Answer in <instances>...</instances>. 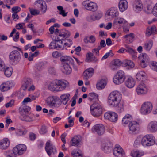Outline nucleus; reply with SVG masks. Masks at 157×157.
I'll return each mask as SVG.
<instances>
[{
  "instance_id": "obj_1",
  "label": "nucleus",
  "mask_w": 157,
  "mask_h": 157,
  "mask_svg": "<svg viewBox=\"0 0 157 157\" xmlns=\"http://www.w3.org/2000/svg\"><path fill=\"white\" fill-rule=\"evenodd\" d=\"M108 102L112 107H117V110L121 113L124 110V104L121 102L122 95L117 91H113L110 93L108 97Z\"/></svg>"
},
{
  "instance_id": "obj_2",
  "label": "nucleus",
  "mask_w": 157,
  "mask_h": 157,
  "mask_svg": "<svg viewBox=\"0 0 157 157\" xmlns=\"http://www.w3.org/2000/svg\"><path fill=\"white\" fill-rule=\"evenodd\" d=\"M68 82L61 80L55 81L51 82L48 86V89L52 91H61L64 89L67 86Z\"/></svg>"
},
{
  "instance_id": "obj_3",
  "label": "nucleus",
  "mask_w": 157,
  "mask_h": 157,
  "mask_svg": "<svg viewBox=\"0 0 157 157\" xmlns=\"http://www.w3.org/2000/svg\"><path fill=\"white\" fill-rule=\"evenodd\" d=\"M90 108L91 114L94 117H98L102 113V107L98 103H94L91 105Z\"/></svg>"
},
{
  "instance_id": "obj_4",
  "label": "nucleus",
  "mask_w": 157,
  "mask_h": 157,
  "mask_svg": "<svg viewBox=\"0 0 157 157\" xmlns=\"http://www.w3.org/2000/svg\"><path fill=\"white\" fill-rule=\"evenodd\" d=\"M155 143V138L151 135H147L141 139V144L144 146H149Z\"/></svg>"
},
{
  "instance_id": "obj_5",
  "label": "nucleus",
  "mask_w": 157,
  "mask_h": 157,
  "mask_svg": "<svg viewBox=\"0 0 157 157\" xmlns=\"http://www.w3.org/2000/svg\"><path fill=\"white\" fill-rule=\"evenodd\" d=\"M125 78L124 72L122 70H119L113 78L114 82L116 84H119L123 82Z\"/></svg>"
},
{
  "instance_id": "obj_6",
  "label": "nucleus",
  "mask_w": 157,
  "mask_h": 157,
  "mask_svg": "<svg viewBox=\"0 0 157 157\" xmlns=\"http://www.w3.org/2000/svg\"><path fill=\"white\" fill-rule=\"evenodd\" d=\"M128 133L131 134H137L140 129V126L138 122L136 121L131 122L129 125Z\"/></svg>"
},
{
  "instance_id": "obj_7",
  "label": "nucleus",
  "mask_w": 157,
  "mask_h": 157,
  "mask_svg": "<svg viewBox=\"0 0 157 157\" xmlns=\"http://www.w3.org/2000/svg\"><path fill=\"white\" fill-rule=\"evenodd\" d=\"M30 110V108L29 107L21 109L20 111V113L21 115L20 117L21 120L29 122L32 121V119L29 116V112Z\"/></svg>"
},
{
  "instance_id": "obj_8",
  "label": "nucleus",
  "mask_w": 157,
  "mask_h": 157,
  "mask_svg": "<svg viewBox=\"0 0 157 157\" xmlns=\"http://www.w3.org/2000/svg\"><path fill=\"white\" fill-rule=\"evenodd\" d=\"M26 146L23 144H18L13 149L12 153L15 155H19L23 154L26 150Z\"/></svg>"
},
{
  "instance_id": "obj_9",
  "label": "nucleus",
  "mask_w": 157,
  "mask_h": 157,
  "mask_svg": "<svg viewBox=\"0 0 157 157\" xmlns=\"http://www.w3.org/2000/svg\"><path fill=\"white\" fill-rule=\"evenodd\" d=\"M9 58L11 62L17 63L20 60L21 54L18 51L13 50L10 53Z\"/></svg>"
},
{
  "instance_id": "obj_10",
  "label": "nucleus",
  "mask_w": 157,
  "mask_h": 157,
  "mask_svg": "<svg viewBox=\"0 0 157 157\" xmlns=\"http://www.w3.org/2000/svg\"><path fill=\"white\" fill-rule=\"evenodd\" d=\"M71 35V33L65 29H63L59 30V33L57 37V40L59 41L62 44L63 41H65L64 38H67L69 37Z\"/></svg>"
},
{
  "instance_id": "obj_11",
  "label": "nucleus",
  "mask_w": 157,
  "mask_h": 157,
  "mask_svg": "<svg viewBox=\"0 0 157 157\" xmlns=\"http://www.w3.org/2000/svg\"><path fill=\"white\" fill-rule=\"evenodd\" d=\"M83 5L87 10L91 11H95L97 9L96 4L89 0H86L83 2Z\"/></svg>"
},
{
  "instance_id": "obj_12",
  "label": "nucleus",
  "mask_w": 157,
  "mask_h": 157,
  "mask_svg": "<svg viewBox=\"0 0 157 157\" xmlns=\"http://www.w3.org/2000/svg\"><path fill=\"white\" fill-rule=\"evenodd\" d=\"M152 105L151 102H145L142 105L140 110L141 113L143 114H148L152 110Z\"/></svg>"
},
{
  "instance_id": "obj_13",
  "label": "nucleus",
  "mask_w": 157,
  "mask_h": 157,
  "mask_svg": "<svg viewBox=\"0 0 157 157\" xmlns=\"http://www.w3.org/2000/svg\"><path fill=\"white\" fill-rule=\"evenodd\" d=\"M105 118L111 122H115L118 119L117 114L113 112H107L104 115Z\"/></svg>"
},
{
  "instance_id": "obj_14",
  "label": "nucleus",
  "mask_w": 157,
  "mask_h": 157,
  "mask_svg": "<svg viewBox=\"0 0 157 157\" xmlns=\"http://www.w3.org/2000/svg\"><path fill=\"white\" fill-rule=\"evenodd\" d=\"M50 142V141L49 140L46 142L45 147L46 151L49 156H50L52 153L54 154L56 152L55 146L51 144Z\"/></svg>"
},
{
  "instance_id": "obj_15",
  "label": "nucleus",
  "mask_w": 157,
  "mask_h": 157,
  "mask_svg": "<svg viewBox=\"0 0 157 157\" xmlns=\"http://www.w3.org/2000/svg\"><path fill=\"white\" fill-rule=\"evenodd\" d=\"M113 154L117 157H122L124 154V152L120 146L116 145L113 150Z\"/></svg>"
},
{
  "instance_id": "obj_16",
  "label": "nucleus",
  "mask_w": 157,
  "mask_h": 157,
  "mask_svg": "<svg viewBox=\"0 0 157 157\" xmlns=\"http://www.w3.org/2000/svg\"><path fill=\"white\" fill-rule=\"evenodd\" d=\"M93 132H96L98 135H103L105 132V127L102 124H97L95 125L92 128Z\"/></svg>"
},
{
  "instance_id": "obj_17",
  "label": "nucleus",
  "mask_w": 157,
  "mask_h": 157,
  "mask_svg": "<svg viewBox=\"0 0 157 157\" xmlns=\"http://www.w3.org/2000/svg\"><path fill=\"white\" fill-rule=\"evenodd\" d=\"M35 5L41 11L43 14L45 13L47 9V6L45 2L42 0H38L35 2Z\"/></svg>"
},
{
  "instance_id": "obj_18",
  "label": "nucleus",
  "mask_w": 157,
  "mask_h": 157,
  "mask_svg": "<svg viewBox=\"0 0 157 157\" xmlns=\"http://www.w3.org/2000/svg\"><path fill=\"white\" fill-rule=\"evenodd\" d=\"M112 144L109 140H107L102 144L101 148L104 152L108 153L112 149Z\"/></svg>"
},
{
  "instance_id": "obj_19",
  "label": "nucleus",
  "mask_w": 157,
  "mask_h": 157,
  "mask_svg": "<svg viewBox=\"0 0 157 157\" xmlns=\"http://www.w3.org/2000/svg\"><path fill=\"white\" fill-rule=\"evenodd\" d=\"M148 90V87L144 83L139 84L136 89L137 92L139 95L146 94L147 93Z\"/></svg>"
},
{
  "instance_id": "obj_20",
  "label": "nucleus",
  "mask_w": 157,
  "mask_h": 157,
  "mask_svg": "<svg viewBox=\"0 0 157 157\" xmlns=\"http://www.w3.org/2000/svg\"><path fill=\"white\" fill-rule=\"evenodd\" d=\"M60 61L64 64H71L73 66L74 65V62L73 59L68 56H63L60 58Z\"/></svg>"
},
{
  "instance_id": "obj_21",
  "label": "nucleus",
  "mask_w": 157,
  "mask_h": 157,
  "mask_svg": "<svg viewBox=\"0 0 157 157\" xmlns=\"http://www.w3.org/2000/svg\"><path fill=\"white\" fill-rule=\"evenodd\" d=\"M148 131L151 133H154L157 131V122L153 121L150 122L147 127Z\"/></svg>"
},
{
  "instance_id": "obj_22",
  "label": "nucleus",
  "mask_w": 157,
  "mask_h": 157,
  "mask_svg": "<svg viewBox=\"0 0 157 157\" xmlns=\"http://www.w3.org/2000/svg\"><path fill=\"white\" fill-rule=\"evenodd\" d=\"M81 137L80 135L74 136L70 142V145L71 146H78L80 144L81 140Z\"/></svg>"
},
{
  "instance_id": "obj_23",
  "label": "nucleus",
  "mask_w": 157,
  "mask_h": 157,
  "mask_svg": "<svg viewBox=\"0 0 157 157\" xmlns=\"http://www.w3.org/2000/svg\"><path fill=\"white\" fill-rule=\"evenodd\" d=\"M134 10L136 12H139L142 10L143 5L142 2L140 0L135 1L133 5Z\"/></svg>"
},
{
  "instance_id": "obj_24",
  "label": "nucleus",
  "mask_w": 157,
  "mask_h": 157,
  "mask_svg": "<svg viewBox=\"0 0 157 157\" xmlns=\"http://www.w3.org/2000/svg\"><path fill=\"white\" fill-rule=\"evenodd\" d=\"M94 70L92 68H89L86 69L83 72L84 79L85 80H88L91 77L94 73Z\"/></svg>"
},
{
  "instance_id": "obj_25",
  "label": "nucleus",
  "mask_w": 157,
  "mask_h": 157,
  "mask_svg": "<svg viewBox=\"0 0 157 157\" xmlns=\"http://www.w3.org/2000/svg\"><path fill=\"white\" fill-rule=\"evenodd\" d=\"M107 15L112 18H114L118 16L119 12L116 7H113L110 8L107 11Z\"/></svg>"
},
{
  "instance_id": "obj_26",
  "label": "nucleus",
  "mask_w": 157,
  "mask_h": 157,
  "mask_svg": "<svg viewBox=\"0 0 157 157\" xmlns=\"http://www.w3.org/2000/svg\"><path fill=\"white\" fill-rule=\"evenodd\" d=\"M10 141L7 138H4L0 142V148L5 150L8 148L10 146Z\"/></svg>"
},
{
  "instance_id": "obj_27",
  "label": "nucleus",
  "mask_w": 157,
  "mask_h": 157,
  "mask_svg": "<svg viewBox=\"0 0 157 157\" xmlns=\"http://www.w3.org/2000/svg\"><path fill=\"white\" fill-rule=\"evenodd\" d=\"M119 8L121 12L125 10L128 7V4L126 0H120L118 5Z\"/></svg>"
},
{
  "instance_id": "obj_28",
  "label": "nucleus",
  "mask_w": 157,
  "mask_h": 157,
  "mask_svg": "<svg viewBox=\"0 0 157 157\" xmlns=\"http://www.w3.org/2000/svg\"><path fill=\"white\" fill-rule=\"evenodd\" d=\"M156 27L152 26L151 27H147L146 30V35L147 36H149L151 34L156 33Z\"/></svg>"
},
{
  "instance_id": "obj_29",
  "label": "nucleus",
  "mask_w": 157,
  "mask_h": 157,
  "mask_svg": "<svg viewBox=\"0 0 157 157\" xmlns=\"http://www.w3.org/2000/svg\"><path fill=\"white\" fill-rule=\"evenodd\" d=\"M106 84L105 79H101L98 81L96 84V88L98 90H101L104 88Z\"/></svg>"
},
{
  "instance_id": "obj_30",
  "label": "nucleus",
  "mask_w": 157,
  "mask_h": 157,
  "mask_svg": "<svg viewBox=\"0 0 157 157\" xmlns=\"http://www.w3.org/2000/svg\"><path fill=\"white\" fill-rule=\"evenodd\" d=\"M135 82L134 79L132 77H129L128 78L125 82V85L129 88H132L135 85Z\"/></svg>"
},
{
  "instance_id": "obj_31",
  "label": "nucleus",
  "mask_w": 157,
  "mask_h": 157,
  "mask_svg": "<svg viewBox=\"0 0 157 157\" xmlns=\"http://www.w3.org/2000/svg\"><path fill=\"white\" fill-rule=\"evenodd\" d=\"M136 78L138 80L143 81L147 78L146 74L143 71L139 72L136 74Z\"/></svg>"
},
{
  "instance_id": "obj_32",
  "label": "nucleus",
  "mask_w": 157,
  "mask_h": 157,
  "mask_svg": "<svg viewBox=\"0 0 157 157\" xmlns=\"http://www.w3.org/2000/svg\"><path fill=\"white\" fill-rule=\"evenodd\" d=\"M70 95L69 94H65L62 95L60 96L61 101L64 105H66L68 101L69 100Z\"/></svg>"
},
{
  "instance_id": "obj_33",
  "label": "nucleus",
  "mask_w": 157,
  "mask_h": 157,
  "mask_svg": "<svg viewBox=\"0 0 157 157\" xmlns=\"http://www.w3.org/2000/svg\"><path fill=\"white\" fill-rule=\"evenodd\" d=\"M63 67V73L67 74H69L71 73L72 69L70 67V64H64Z\"/></svg>"
},
{
  "instance_id": "obj_34",
  "label": "nucleus",
  "mask_w": 157,
  "mask_h": 157,
  "mask_svg": "<svg viewBox=\"0 0 157 157\" xmlns=\"http://www.w3.org/2000/svg\"><path fill=\"white\" fill-rule=\"evenodd\" d=\"M123 66L124 67H128L129 68H132L134 67L133 62L130 60H126L123 61L122 63Z\"/></svg>"
},
{
  "instance_id": "obj_35",
  "label": "nucleus",
  "mask_w": 157,
  "mask_h": 157,
  "mask_svg": "<svg viewBox=\"0 0 157 157\" xmlns=\"http://www.w3.org/2000/svg\"><path fill=\"white\" fill-rule=\"evenodd\" d=\"M132 117L131 115L127 114L123 118L122 122L123 124H127L132 122Z\"/></svg>"
},
{
  "instance_id": "obj_36",
  "label": "nucleus",
  "mask_w": 157,
  "mask_h": 157,
  "mask_svg": "<svg viewBox=\"0 0 157 157\" xmlns=\"http://www.w3.org/2000/svg\"><path fill=\"white\" fill-rule=\"evenodd\" d=\"M127 22L126 21L122 18H117V19H116L114 21L113 23V25H116L118 24H124Z\"/></svg>"
},
{
  "instance_id": "obj_37",
  "label": "nucleus",
  "mask_w": 157,
  "mask_h": 157,
  "mask_svg": "<svg viewBox=\"0 0 157 157\" xmlns=\"http://www.w3.org/2000/svg\"><path fill=\"white\" fill-rule=\"evenodd\" d=\"M124 37L126 39L127 43L129 44L133 41L134 38V35L133 33H131L129 34L125 35Z\"/></svg>"
},
{
  "instance_id": "obj_38",
  "label": "nucleus",
  "mask_w": 157,
  "mask_h": 157,
  "mask_svg": "<svg viewBox=\"0 0 157 157\" xmlns=\"http://www.w3.org/2000/svg\"><path fill=\"white\" fill-rule=\"evenodd\" d=\"M53 106L56 107H58L61 104V101L59 98L56 96H53Z\"/></svg>"
},
{
  "instance_id": "obj_39",
  "label": "nucleus",
  "mask_w": 157,
  "mask_h": 157,
  "mask_svg": "<svg viewBox=\"0 0 157 157\" xmlns=\"http://www.w3.org/2000/svg\"><path fill=\"white\" fill-rule=\"evenodd\" d=\"M143 152H139L136 150H133L131 152V155L133 157H140L144 155Z\"/></svg>"
},
{
  "instance_id": "obj_40",
  "label": "nucleus",
  "mask_w": 157,
  "mask_h": 157,
  "mask_svg": "<svg viewBox=\"0 0 157 157\" xmlns=\"http://www.w3.org/2000/svg\"><path fill=\"white\" fill-rule=\"evenodd\" d=\"M44 67V64L42 62H39L37 63L35 67V70L37 71H40L42 70Z\"/></svg>"
},
{
  "instance_id": "obj_41",
  "label": "nucleus",
  "mask_w": 157,
  "mask_h": 157,
  "mask_svg": "<svg viewBox=\"0 0 157 157\" xmlns=\"http://www.w3.org/2000/svg\"><path fill=\"white\" fill-rule=\"evenodd\" d=\"M4 74L7 77H10V76L12 73V69L11 67H7L5 69L4 68Z\"/></svg>"
},
{
  "instance_id": "obj_42",
  "label": "nucleus",
  "mask_w": 157,
  "mask_h": 157,
  "mask_svg": "<svg viewBox=\"0 0 157 157\" xmlns=\"http://www.w3.org/2000/svg\"><path fill=\"white\" fill-rule=\"evenodd\" d=\"M121 64V61L117 59L114 60L112 65L111 66V68L113 70L116 69L117 68V66L120 65Z\"/></svg>"
},
{
  "instance_id": "obj_43",
  "label": "nucleus",
  "mask_w": 157,
  "mask_h": 157,
  "mask_svg": "<svg viewBox=\"0 0 157 157\" xmlns=\"http://www.w3.org/2000/svg\"><path fill=\"white\" fill-rule=\"evenodd\" d=\"M152 45V40H150L145 43L144 45V48L147 50L149 51L151 48Z\"/></svg>"
},
{
  "instance_id": "obj_44",
  "label": "nucleus",
  "mask_w": 157,
  "mask_h": 157,
  "mask_svg": "<svg viewBox=\"0 0 157 157\" xmlns=\"http://www.w3.org/2000/svg\"><path fill=\"white\" fill-rule=\"evenodd\" d=\"M10 88L8 83H3L0 86V89L2 91H5Z\"/></svg>"
},
{
  "instance_id": "obj_45",
  "label": "nucleus",
  "mask_w": 157,
  "mask_h": 157,
  "mask_svg": "<svg viewBox=\"0 0 157 157\" xmlns=\"http://www.w3.org/2000/svg\"><path fill=\"white\" fill-rule=\"evenodd\" d=\"M57 9L59 11V13L63 17H65L67 16L68 12H65V10L63 9L62 6H58L57 7Z\"/></svg>"
},
{
  "instance_id": "obj_46",
  "label": "nucleus",
  "mask_w": 157,
  "mask_h": 157,
  "mask_svg": "<svg viewBox=\"0 0 157 157\" xmlns=\"http://www.w3.org/2000/svg\"><path fill=\"white\" fill-rule=\"evenodd\" d=\"M31 84V82L29 79H27L26 81H25L24 83L23 84L22 87L21 89L23 90H26L28 87Z\"/></svg>"
},
{
  "instance_id": "obj_47",
  "label": "nucleus",
  "mask_w": 157,
  "mask_h": 157,
  "mask_svg": "<svg viewBox=\"0 0 157 157\" xmlns=\"http://www.w3.org/2000/svg\"><path fill=\"white\" fill-rule=\"evenodd\" d=\"M56 42H59L57 40V39L52 41L50 44L49 47L50 49H56Z\"/></svg>"
},
{
  "instance_id": "obj_48",
  "label": "nucleus",
  "mask_w": 157,
  "mask_h": 157,
  "mask_svg": "<svg viewBox=\"0 0 157 157\" xmlns=\"http://www.w3.org/2000/svg\"><path fill=\"white\" fill-rule=\"evenodd\" d=\"M29 10L32 15H37L40 14V11L39 10L30 8H29Z\"/></svg>"
},
{
  "instance_id": "obj_49",
  "label": "nucleus",
  "mask_w": 157,
  "mask_h": 157,
  "mask_svg": "<svg viewBox=\"0 0 157 157\" xmlns=\"http://www.w3.org/2000/svg\"><path fill=\"white\" fill-rule=\"evenodd\" d=\"M93 53L90 52H89L86 54V61L87 62H91V59L92 57Z\"/></svg>"
},
{
  "instance_id": "obj_50",
  "label": "nucleus",
  "mask_w": 157,
  "mask_h": 157,
  "mask_svg": "<svg viewBox=\"0 0 157 157\" xmlns=\"http://www.w3.org/2000/svg\"><path fill=\"white\" fill-rule=\"evenodd\" d=\"M53 96L49 97L47 98L46 102L47 104L50 106H53L54 104L53 103Z\"/></svg>"
},
{
  "instance_id": "obj_51",
  "label": "nucleus",
  "mask_w": 157,
  "mask_h": 157,
  "mask_svg": "<svg viewBox=\"0 0 157 157\" xmlns=\"http://www.w3.org/2000/svg\"><path fill=\"white\" fill-rule=\"evenodd\" d=\"M25 90H23V89L21 88V90L19 92L18 94V97L19 98H23L26 94L25 91Z\"/></svg>"
},
{
  "instance_id": "obj_52",
  "label": "nucleus",
  "mask_w": 157,
  "mask_h": 157,
  "mask_svg": "<svg viewBox=\"0 0 157 157\" xmlns=\"http://www.w3.org/2000/svg\"><path fill=\"white\" fill-rule=\"evenodd\" d=\"M62 55V53L57 51L54 52L52 53V56L54 58H58L61 57Z\"/></svg>"
},
{
  "instance_id": "obj_53",
  "label": "nucleus",
  "mask_w": 157,
  "mask_h": 157,
  "mask_svg": "<svg viewBox=\"0 0 157 157\" xmlns=\"http://www.w3.org/2000/svg\"><path fill=\"white\" fill-rule=\"evenodd\" d=\"M39 54L38 51H36L35 52L33 53H31V55L29 54V56L28 58V60L31 61L33 60V59L34 57L36 56Z\"/></svg>"
},
{
  "instance_id": "obj_54",
  "label": "nucleus",
  "mask_w": 157,
  "mask_h": 157,
  "mask_svg": "<svg viewBox=\"0 0 157 157\" xmlns=\"http://www.w3.org/2000/svg\"><path fill=\"white\" fill-rule=\"evenodd\" d=\"M27 131L26 130L24 131L21 130L20 129H16V133L18 136H22L25 135L27 133Z\"/></svg>"
},
{
  "instance_id": "obj_55",
  "label": "nucleus",
  "mask_w": 157,
  "mask_h": 157,
  "mask_svg": "<svg viewBox=\"0 0 157 157\" xmlns=\"http://www.w3.org/2000/svg\"><path fill=\"white\" fill-rule=\"evenodd\" d=\"M141 57V60H144V62H148V57L146 54L145 53H142Z\"/></svg>"
},
{
  "instance_id": "obj_56",
  "label": "nucleus",
  "mask_w": 157,
  "mask_h": 157,
  "mask_svg": "<svg viewBox=\"0 0 157 157\" xmlns=\"http://www.w3.org/2000/svg\"><path fill=\"white\" fill-rule=\"evenodd\" d=\"M110 55L111 56H112L113 55V54L112 52V51L111 50H110L108 52L106 53L102 58L101 60H103L106 59Z\"/></svg>"
},
{
  "instance_id": "obj_57",
  "label": "nucleus",
  "mask_w": 157,
  "mask_h": 157,
  "mask_svg": "<svg viewBox=\"0 0 157 157\" xmlns=\"http://www.w3.org/2000/svg\"><path fill=\"white\" fill-rule=\"evenodd\" d=\"M71 155L73 157H82L81 154H79L78 151L73 150L71 152Z\"/></svg>"
},
{
  "instance_id": "obj_58",
  "label": "nucleus",
  "mask_w": 157,
  "mask_h": 157,
  "mask_svg": "<svg viewBox=\"0 0 157 157\" xmlns=\"http://www.w3.org/2000/svg\"><path fill=\"white\" fill-rule=\"evenodd\" d=\"M89 99L90 100H92L93 99L95 98H97L98 96L97 94L94 93H90L88 95Z\"/></svg>"
},
{
  "instance_id": "obj_59",
  "label": "nucleus",
  "mask_w": 157,
  "mask_h": 157,
  "mask_svg": "<svg viewBox=\"0 0 157 157\" xmlns=\"http://www.w3.org/2000/svg\"><path fill=\"white\" fill-rule=\"evenodd\" d=\"M102 13L101 12H97L95 14L94 17L95 19L98 20L100 19L102 16Z\"/></svg>"
},
{
  "instance_id": "obj_60",
  "label": "nucleus",
  "mask_w": 157,
  "mask_h": 157,
  "mask_svg": "<svg viewBox=\"0 0 157 157\" xmlns=\"http://www.w3.org/2000/svg\"><path fill=\"white\" fill-rule=\"evenodd\" d=\"M106 46L105 41L103 40H101L100 43L98 47V49H101Z\"/></svg>"
},
{
  "instance_id": "obj_61",
  "label": "nucleus",
  "mask_w": 157,
  "mask_h": 157,
  "mask_svg": "<svg viewBox=\"0 0 157 157\" xmlns=\"http://www.w3.org/2000/svg\"><path fill=\"white\" fill-rule=\"evenodd\" d=\"M101 50L100 49H98V47L97 48H95L93 49L92 50V53L94 54L96 56H99V51Z\"/></svg>"
},
{
  "instance_id": "obj_62",
  "label": "nucleus",
  "mask_w": 157,
  "mask_h": 157,
  "mask_svg": "<svg viewBox=\"0 0 157 157\" xmlns=\"http://www.w3.org/2000/svg\"><path fill=\"white\" fill-rule=\"evenodd\" d=\"M47 132V129L46 127L44 125L42 126L40 131V133L41 134H43Z\"/></svg>"
},
{
  "instance_id": "obj_63",
  "label": "nucleus",
  "mask_w": 157,
  "mask_h": 157,
  "mask_svg": "<svg viewBox=\"0 0 157 157\" xmlns=\"http://www.w3.org/2000/svg\"><path fill=\"white\" fill-rule=\"evenodd\" d=\"M151 64L152 69L157 72V62L155 61H152L151 62Z\"/></svg>"
},
{
  "instance_id": "obj_64",
  "label": "nucleus",
  "mask_w": 157,
  "mask_h": 157,
  "mask_svg": "<svg viewBox=\"0 0 157 157\" xmlns=\"http://www.w3.org/2000/svg\"><path fill=\"white\" fill-rule=\"evenodd\" d=\"M6 157H15L11 150L7 151L6 152Z\"/></svg>"
}]
</instances>
